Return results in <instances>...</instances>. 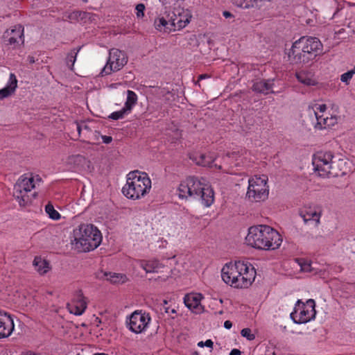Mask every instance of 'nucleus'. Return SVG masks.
I'll return each instance as SVG.
<instances>
[{
    "mask_svg": "<svg viewBox=\"0 0 355 355\" xmlns=\"http://www.w3.org/2000/svg\"><path fill=\"white\" fill-rule=\"evenodd\" d=\"M322 44L315 37L303 36L296 40L288 53L289 60L295 64H308L320 55Z\"/></svg>",
    "mask_w": 355,
    "mask_h": 355,
    "instance_id": "obj_1",
    "label": "nucleus"
},
{
    "mask_svg": "<svg viewBox=\"0 0 355 355\" xmlns=\"http://www.w3.org/2000/svg\"><path fill=\"white\" fill-rule=\"evenodd\" d=\"M245 241L249 245L253 248L264 250H274L279 248L282 239L278 232L271 227L259 225L249 228Z\"/></svg>",
    "mask_w": 355,
    "mask_h": 355,
    "instance_id": "obj_2",
    "label": "nucleus"
},
{
    "mask_svg": "<svg viewBox=\"0 0 355 355\" xmlns=\"http://www.w3.org/2000/svg\"><path fill=\"white\" fill-rule=\"evenodd\" d=\"M179 197L185 199H196L205 207H209L214 202V191L205 180L189 177L182 181L178 187Z\"/></svg>",
    "mask_w": 355,
    "mask_h": 355,
    "instance_id": "obj_3",
    "label": "nucleus"
},
{
    "mask_svg": "<svg viewBox=\"0 0 355 355\" xmlns=\"http://www.w3.org/2000/svg\"><path fill=\"white\" fill-rule=\"evenodd\" d=\"M102 241L101 232L93 225L82 224L73 230L72 243L80 251L89 252L99 246Z\"/></svg>",
    "mask_w": 355,
    "mask_h": 355,
    "instance_id": "obj_4",
    "label": "nucleus"
},
{
    "mask_svg": "<svg viewBox=\"0 0 355 355\" xmlns=\"http://www.w3.org/2000/svg\"><path fill=\"white\" fill-rule=\"evenodd\" d=\"M151 188V180L147 173L138 171L128 174L126 184L122 188L123 194L130 199H139L145 196Z\"/></svg>",
    "mask_w": 355,
    "mask_h": 355,
    "instance_id": "obj_5",
    "label": "nucleus"
},
{
    "mask_svg": "<svg viewBox=\"0 0 355 355\" xmlns=\"http://www.w3.org/2000/svg\"><path fill=\"white\" fill-rule=\"evenodd\" d=\"M35 177L22 175L14 185L13 196L21 207H26L31 202L32 198L28 194L35 187Z\"/></svg>",
    "mask_w": 355,
    "mask_h": 355,
    "instance_id": "obj_6",
    "label": "nucleus"
},
{
    "mask_svg": "<svg viewBox=\"0 0 355 355\" xmlns=\"http://www.w3.org/2000/svg\"><path fill=\"white\" fill-rule=\"evenodd\" d=\"M315 303L312 299L303 303L300 300L297 301L295 310L291 313V318L296 324L306 323L315 318L316 311Z\"/></svg>",
    "mask_w": 355,
    "mask_h": 355,
    "instance_id": "obj_7",
    "label": "nucleus"
},
{
    "mask_svg": "<svg viewBox=\"0 0 355 355\" xmlns=\"http://www.w3.org/2000/svg\"><path fill=\"white\" fill-rule=\"evenodd\" d=\"M247 196L251 201L259 202L268 196L267 179L254 177L249 180Z\"/></svg>",
    "mask_w": 355,
    "mask_h": 355,
    "instance_id": "obj_8",
    "label": "nucleus"
},
{
    "mask_svg": "<svg viewBox=\"0 0 355 355\" xmlns=\"http://www.w3.org/2000/svg\"><path fill=\"white\" fill-rule=\"evenodd\" d=\"M334 157L333 153L330 151L318 153L314 156L313 165L320 176H326L329 174L337 175V173L331 171L333 164L335 163L333 160Z\"/></svg>",
    "mask_w": 355,
    "mask_h": 355,
    "instance_id": "obj_9",
    "label": "nucleus"
},
{
    "mask_svg": "<svg viewBox=\"0 0 355 355\" xmlns=\"http://www.w3.org/2000/svg\"><path fill=\"white\" fill-rule=\"evenodd\" d=\"M128 62L125 54L116 49L110 51L109 58L105 66L103 68L101 74L102 76L111 74L112 72L119 71Z\"/></svg>",
    "mask_w": 355,
    "mask_h": 355,
    "instance_id": "obj_10",
    "label": "nucleus"
},
{
    "mask_svg": "<svg viewBox=\"0 0 355 355\" xmlns=\"http://www.w3.org/2000/svg\"><path fill=\"white\" fill-rule=\"evenodd\" d=\"M150 321V317L148 313L142 311H135L130 315L127 324L131 331L139 334L146 329Z\"/></svg>",
    "mask_w": 355,
    "mask_h": 355,
    "instance_id": "obj_11",
    "label": "nucleus"
},
{
    "mask_svg": "<svg viewBox=\"0 0 355 355\" xmlns=\"http://www.w3.org/2000/svg\"><path fill=\"white\" fill-rule=\"evenodd\" d=\"M243 266L240 264V261L234 263L225 264L221 270V277L223 280L227 284L232 286L234 282L240 277L239 270H242Z\"/></svg>",
    "mask_w": 355,
    "mask_h": 355,
    "instance_id": "obj_12",
    "label": "nucleus"
},
{
    "mask_svg": "<svg viewBox=\"0 0 355 355\" xmlns=\"http://www.w3.org/2000/svg\"><path fill=\"white\" fill-rule=\"evenodd\" d=\"M322 211L320 207H304L300 211V216L305 224H311L317 227L320 224Z\"/></svg>",
    "mask_w": 355,
    "mask_h": 355,
    "instance_id": "obj_13",
    "label": "nucleus"
},
{
    "mask_svg": "<svg viewBox=\"0 0 355 355\" xmlns=\"http://www.w3.org/2000/svg\"><path fill=\"white\" fill-rule=\"evenodd\" d=\"M23 36L24 28L21 25H17L11 30H7L3 37L7 44L15 46L24 43Z\"/></svg>",
    "mask_w": 355,
    "mask_h": 355,
    "instance_id": "obj_14",
    "label": "nucleus"
},
{
    "mask_svg": "<svg viewBox=\"0 0 355 355\" xmlns=\"http://www.w3.org/2000/svg\"><path fill=\"white\" fill-rule=\"evenodd\" d=\"M14 322L10 315L0 311V338L8 337L14 329Z\"/></svg>",
    "mask_w": 355,
    "mask_h": 355,
    "instance_id": "obj_15",
    "label": "nucleus"
},
{
    "mask_svg": "<svg viewBox=\"0 0 355 355\" xmlns=\"http://www.w3.org/2000/svg\"><path fill=\"white\" fill-rule=\"evenodd\" d=\"M87 308V303L85 301L83 293L81 291L77 293L76 299L71 303L67 304V309L71 313L76 315H82Z\"/></svg>",
    "mask_w": 355,
    "mask_h": 355,
    "instance_id": "obj_16",
    "label": "nucleus"
},
{
    "mask_svg": "<svg viewBox=\"0 0 355 355\" xmlns=\"http://www.w3.org/2000/svg\"><path fill=\"white\" fill-rule=\"evenodd\" d=\"M271 0H232V3L237 7L248 9L257 8L261 9L267 7Z\"/></svg>",
    "mask_w": 355,
    "mask_h": 355,
    "instance_id": "obj_17",
    "label": "nucleus"
},
{
    "mask_svg": "<svg viewBox=\"0 0 355 355\" xmlns=\"http://www.w3.org/2000/svg\"><path fill=\"white\" fill-rule=\"evenodd\" d=\"M202 298V296L200 293H189L184 296V303L193 312L198 313L201 309L200 301Z\"/></svg>",
    "mask_w": 355,
    "mask_h": 355,
    "instance_id": "obj_18",
    "label": "nucleus"
},
{
    "mask_svg": "<svg viewBox=\"0 0 355 355\" xmlns=\"http://www.w3.org/2000/svg\"><path fill=\"white\" fill-rule=\"evenodd\" d=\"M274 80H259L254 83L252 85V90L257 93L268 94L269 93H275L272 90Z\"/></svg>",
    "mask_w": 355,
    "mask_h": 355,
    "instance_id": "obj_19",
    "label": "nucleus"
},
{
    "mask_svg": "<svg viewBox=\"0 0 355 355\" xmlns=\"http://www.w3.org/2000/svg\"><path fill=\"white\" fill-rule=\"evenodd\" d=\"M17 86V80L14 73L10 74L9 83L3 89H0V100L11 96Z\"/></svg>",
    "mask_w": 355,
    "mask_h": 355,
    "instance_id": "obj_20",
    "label": "nucleus"
},
{
    "mask_svg": "<svg viewBox=\"0 0 355 355\" xmlns=\"http://www.w3.org/2000/svg\"><path fill=\"white\" fill-rule=\"evenodd\" d=\"M256 272L251 271V273L245 274L244 276L240 274V277H237L232 286L235 288H246L251 285L254 280Z\"/></svg>",
    "mask_w": 355,
    "mask_h": 355,
    "instance_id": "obj_21",
    "label": "nucleus"
},
{
    "mask_svg": "<svg viewBox=\"0 0 355 355\" xmlns=\"http://www.w3.org/2000/svg\"><path fill=\"white\" fill-rule=\"evenodd\" d=\"M198 165L202 166L212 167V164L215 159L214 155L209 154H196L192 158Z\"/></svg>",
    "mask_w": 355,
    "mask_h": 355,
    "instance_id": "obj_22",
    "label": "nucleus"
},
{
    "mask_svg": "<svg viewBox=\"0 0 355 355\" xmlns=\"http://www.w3.org/2000/svg\"><path fill=\"white\" fill-rule=\"evenodd\" d=\"M296 78L297 80L307 86H313L317 84V81L313 78V75L309 71H301L296 73Z\"/></svg>",
    "mask_w": 355,
    "mask_h": 355,
    "instance_id": "obj_23",
    "label": "nucleus"
},
{
    "mask_svg": "<svg viewBox=\"0 0 355 355\" xmlns=\"http://www.w3.org/2000/svg\"><path fill=\"white\" fill-rule=\"evenodd\" d=\"M177 10L178 9H175L172 12L170 10V18L168 19V21L172 29H175V27L182 28L188 24L187 19L185 18V20L183 21V23L181 21V19H178Z\"/></svg>",
    "mask_w": 355,
    "mask_h": 355,
    "instance_id": "obj_24",
    "label": "nucleus"
},
{
    "mask_svg": "<svg viewBox=\"0 0 355 355\" xmlns=\"http://www.w3.org/2000/svg\"><path fill=\"white\" fill-rule=\"evenodd\" d=\"M33 266L36 270L41 275L46 273L49 269V263L40 257H35L33 260Z\"/></svg>",
    "mask_w": 355,
    "mask_h": 355,
    "instance_id": "obj_25",
    "label": "nucleus"
},
{
    "mask_svg": "<svg viewBox=\"0 0 355 355\" xmlns=\"http://www.w3.org/2000/svg\"><path fill=\"white\" fill-rule=\"evenodd\" d=\"M139 266L143 268L146 272H155L160 266V263L157 260L139 261Z\"/></svg>",
    "mask_w": 355,
    "mask_h": 355,
    "instance_id": "obj_26",
    "label": "nucleus"
},
{
    "mask_svg": "<svg viewBox=\"0 0 355 355\" xmlns=\"http://www.w3.org/2000/svg\"><path fill=\"white\" fill-rule=\"evenodd\" d=\"M155 27L157 30L162 31H171L172 28L169 24L168 19L164 16L159 15L154 22Z\"/></svg>",
    "mask_w": 355,
    "mask_h": 355,
    "instance_id": "obj_27",
    "label": "nucleus"
},
{
    "mask_svg": "<svg viewBox=\"0 0 355 355\" xmlns=\"http://www.w3.org/2000/svg\"><path fill=\"white\" fill-rule=\"evenodd\" d=\"M137 94L133 91L128 90L127 99L125 103L124 107L130 112L133 106L137 103Z\"/></svg>",
    "mask_w": 355,
    "mask_h": 355,
    "instance_id": "obj_28",
    "label": "nucleus"
},
{
    "mask_svg": "<svg viewBox=\"0 0 355 355\" xmlns=\"http://www.w3.org/2000/svg\"><path fill=\"white\" fill-rule=\"evenodd\" d=\"M105 276L106 277L107 280L110 281V282L114 284H117L120 282L123 283L125 279V276L118 273H105Z\"/></svg>",
    "mask_w": 355,
    "mask_h": 355,
    "instance_id": "obj_29",
    "label": "nucleus"
},
{
    "mask_svg": "<svg viewBox=\"0 0 355 355\" xmlns=\"http://www.w3.org/2000/svg\"><path fill=\"white\" fill-rule=\"evenodd\" d=\"M81 47H78V49H72L67 55V64L69 66V67L72 69V67L73 66L76 60V56L79 51L80 50Z\"/></svg>",
    "mask_w": 355,
    "mask_h": 355,
    "instance_id": "obj_30",
    "label": "nucleus"
},
{
    "mask_svg": "<svg viewBox=\"0 0 355 355\" xmlns=\"http://www.w3.org/2000/svg\"><path fill=\"white\" fill-rule=\"evenodd\" d=\"M45 211L49 214V217L53 220H58L60 218V214L54 209L53 205L50 202L45 206Z\"/></svg>",
    "mask_w": 355,
    "mask_h": 355,
    "instance_id": "obj_31",
    "label": "nucleus"
},
{
    "mask_svg": "<svg viewBox=\"0 0 355 355\" xmlns=\"http://www.w3.org/2000/svg\"><path fill=\"white\" fill-rule=\"evenodd\" d=\"M129 113L130 112L123 107L121 110L112 112L108 118L112 120H118L124 118L125 115Z\"/></svg>",
    "mask_w": 355,
    "mask_h": 355,
    "instance_id": "obj_32",
    "label": "nucleus"
},
{
    "mask_svg": "<svg viewBox=\"0 0 355 355\" xmlns=\"http://www.w3.org/2000/svg\"><path fill=\"white\" fill-rule=\"evenodd\" d=\"M89 13L86 12L74 11L67 15V18L70 21L78 20L79 18L81 19L87 18Z\"/></svg>",
    "mask_w": 355,
    "mask_h": 355,
    "instance_id": "obj_33",
    "label": "nucleus"
},
{
    "mask_svg": "<svg viewBox=\"0 0 355 355\" xmlns=\"http://www.w3.org/2000/svg\"><path fill=\"white\" fill-rule=\"evenodd\" d=\"M178 15V19H181V21L183 23L184 21L185 18L187 19L188 24L190 21V18L191 16L189 15L188 10H184V9H178L177 10Z\"/></svg>",
    "mask_w": 355,
    "mask_h": 355,
    "instance_id": "obj_34",
    "label": "nucleus"
},
{
    "mask_svg": "<svg viewBox=\"0 0 355 355\" xmlns=\"http://www.w3.org/2000/svg\"><path fill=\"white\" fill-rule=\"evenodd\" d=\"M240 264L243 266V268L242 270H239V273L242 275H245V274L251 273V271L256 272L254 268L252 267L250 264H248V263H245L244 261H240Z\"/></svg>",
    "mask_w": 355,
    "mask_h": 355,
    "instance_id": "obj_35",
    "label": "nucleus"
},
{
    "mask_svg": "<svg viewBox=\"0 0 355 355\" xmlns=\"http://www.w3.org/2000/svg\"><path fill=\"white\" fill-rule=\"evenodd\" d=\"M242 336L246 338L248 340H252L255 338L254 334L252 333V331L249 328L243 329L241 331Z\"/></svg>",
    "mask_w": 355,
    "mask_h": 355,
    "instance_id": "obj_36",
    "label": "nucleus"
},
{
    "mask_svg": "<svg viewBox=\"0 0 355 355\" xmlns=\"http://www.w3.org/2000/svg\"><path fill=\"white\" fill-rule=\"evenodd\" d=\"M337 123V119L336 116H331L330 118L326 117V119H323V124H324V128L327 127L333 126Z\"/></svg>",
    "mask_w": 355,
    "mask_h": 355,
    "instance_id": "obj_37",
    "label": "nucleus"
},
{
    "mask_svg": "<svg viewBox=\"0 0 355 355\" xmlns=\"http://www.w3.org/2000/svg\"><path fill=\"white\" fill-rule=\"evenodd\" d=\"M353 75L352 74V72H349V71L346 73H344L340 76V80L343 83H345L346 85H348L350 80L352 78Z\"/></svg>",
    "mask_w": 355,
    "mask_h": 355,
    "instance_id": "obj_38",
    "label": "nucleus"
},
{
    "mask_svg": "<svg viewBox=\"0 0 355 355\" xmlns=\"http://www.w3.org/2000/svg\"><path fill=\"white\" fill-rule=\"evenodd\" d=\"M135 10L137 11V17H142L144 15L145 6L143 3H139L136 6Z\"/></svg>",
    "mask_w": 355,
    "mask_h": 355,
    "instance_id": "obj_39",
    "label": "nucleus"
},
{
    "mask_svg": "<svg viewBox=\"0 0 355 355\" xmlns=\"http://www.w3.org/2000/svg\"><path fill=\"white\" fill-rule=\"evenodd\" d=\"M315 116L317 119V123L315 127L319 128L320 129L324 128V124H323V119H326V117H323V116H319L316 112Z\"/></svg>",
    "mask_w": 355,
    "mask_h": 355,
    "instance_id": "obj_40",
    "label": "nucleus"
},
{
    "mask_svg": "<svg viewBox=\"0 0 355 355\" xmlns=\"http://www.w3.org/2000/svg\"><path fill=\"white\" fill-rule=\"evenodd\" d=\"M213 345H214V343L212 342L211 340L210 339H208L205 342H202V341H200V343H198V345L199 347H203V346H206L207 347H213Z\"/></svg>",
    "mask_w": 355,
    "mask_h": 355,
    "instance_id": "obj_41",
    "label": "nucleus"
},
{
    "mask_svg": "<svg viewBox=\"0 0 355 355\" xmlns=\"http://www.w3.org/2000/svg\"><path fill=\"white\" fill-rule=\"evenodd\" d=\"M83 129L89 130V127L85 122L77 123V131L78 132L79 135L80 134L81 130Z\"/></svg>",
    "mask_w": 355,
    "mask_h": 355,
    "instance_id": "obj_42",
    "label": "nucleus"
},
{
    "mask_svg": "<svg viewBox=\"0 0 355 355\" xmlns=\"http://www.w3.org/2000/svg\"><path fill=\"white\" fill-rule=\"evenodd\" d=\"M302 270L304 272H309L311 270V263L309 262H304L303 263H300Z\"/></svg>",
    "mask_w": 355,
    "mask_h": 355,
    "instance_id": "obj_43",
    "label": "nucleus"
},
{
    "mask_svg": "<svg viewBox=\"0 0 355 355\" xmlns=\"http://www.w3.org/2000/svg\"><path fill=\"white\" fill-rule=\"evenodd\" d=\"M101 138L103 142L106 144L111 143L112 141V137L111 136L103 135Z\"/></svg>",
    "mask_w": 355,
    "mask_h": 355,
    "instance_id": "obj_44",
    "label": "nucleus"
},
{
    "mask_svg": "<svg viewBox=\"0 0 355 355\" xmlns=\"http://www.w3.org/2000/svg\"><path fill=\"white\" fill-rule=\"evenodd\" d=\"M165 10L162 12L163 14H161V16H164L166 19H168L170 18V10H167V8H164Z\"/></svg>",
    "mask_w": 355,
    "mask_h": 355,
    "instance_id": "obj_45",
    "label": "nucleus"
},
{
    "mask_svg": "<svg viewBox=\"0 0 355 355\" xmlns=\"http://www.w3.org/2000/svg\"><path fill=\"white\" fill-rule=\"evenodd\" d=\"M317 110H318L320 112H323L327 109V105L325 104L319 105L317 107Z\"/></svg>",
    "mask_w": 355,
    "mask_h": 355,
    "instance_id": "obj_46",
    "label": "nucleus"
},
{
    "mask_svg": "<svg viewBox=\"0 0 355 355\" xmlns=\"http://www.w3.org/2000/svg\"><path fill=\"white\" fill-rule=\"evenodd\" d=\"M232 327V323L231 321L230 320H226L225 322H224V327L227 329H231Z\"/></svg>",
    "mask_w": 355,
    "mask_h": 355,
    "instance_id": "obj_47",
    "label": "nucleus"
},
{
    "mask_svg": "<svg viewBox=\"0 0 355 355\" xmlns=\"http://www.w3.org/2000/svg\"><path fill=\"white\" fill-rule=\"evenodd\" d=\"M223 15L225 17V18H231V17H234V15L229 11H224L223 12Z\"/></svg>",
    "mask_w": 355,
    "mask_h": 355,
    "instance_id": "obj_48",
    "label": "nucleus"
},
{
    "mask_svg": "<svg viewBox=\"0 0 355 355\" xmlns=\"http://www.w3.org/2000/svg\"><path fill=\"white\" fill-rule=\"evenodd\" d=\"M230 355H241V351L238 349H233L230 353Z\"/></svg>",
    "mask_w": 355,
    "mask_h": 355,
    "instance_id": "obj_49",
    "label": "nucleus"
},
{
    "mask_svg": "<svg viewBox=\"0 0 355 355\" xmlns=\"http://www.w3.org/2000/svg\"><path fill=\"white\" fill-rule=\"evenodd\" d=\"M176 0H159L162 3L163 5H170L173 2H175Z\"/></svg>",
    "mask_w": 355,
    "mask_h": 355,
    "instance_id": "obj_50",
    "label": "nucleus"
},
{
    "mask_svg": "<svg viewBox=\"0 0 355 355\" xmlns=\"http://www.w3.org/2000/svg\"><path fill=\"white\" fill-rule=\"evenodd\" d=\"M209 76L207 75V74H201L198 76V81L196 83V84L197 85L198 83L202 80V79H205V78H209Z\"/></svg>",
    "mask_w": 355,
    "mask_h": 355,
    "instance_id": "obj_51",
    "label": "nucleus"
},
{
    "mask_svg": "<svg viewBox=\"0 0 355 355\" xmlns=\"http://www.w3.org/2000/svg\"><path fill=\"white\" fill-rule=\"evenodd\" d=\"M27 60L29 62L30 64H33L35 62V58L32 55H28V58H27Z\"/></svg>",
    "mask_w": 355,
    "mask_h": 355,
    "instance_id": "obj_52",
    "label": "nucleus"
},
{
    "mask_svg": "<svg viewBox=\"0 0 355 355\" xmlns=\"http://www.w3.org/2000/svg\"><path fill=\"white\" fill-rule=\"evenodd\" d=\"M21 355H40V354H36V353H35L33 352H31V351H28L27 352H25V353L22 354Z\"/></svg>",
    "mask_w": 355,
    "mask_h": 355,
    "instance_id": "obj_53",
    "label": "nucleus"
},
{
    "mask_svg": "<svg viewBox=\"0 0 355 355\" xmlns=\"http://www.w3.org/2000/svg\"><path fill=\"white\" fill-rule=\"evenodd\" d=\"M349 72H352V74L354 76L355 74V66L354 68L349 71Z\"/></svg>",
    "mask_w": 355,
    "mask_h": 355,
    "instance_id": "obj_54",
    "label": "nucleus"
},
{
    "mask_svg": "<svg viewBox=\"0 0 355 355\" xmlns=\"http://www.w3.org/2000/svg\"><path fill=\"white\" fill-rule=\"evenodd\" d=\"M35 180L40 182L42 180L41 178L39 175H36Z\"/></svg>",
    "mask_w": 355,
    "mask_h": 355,
    "instance_id": "obj_55",
    "label": "nucleus"
},
{
    "mask_svg": "<svg viewBox=\"0 0 355 355\" xmlns=\"http://www.w3.org/2000/svg\"><path fill=\"white\" fill-rule=\"evenodd\" d=\"M191 355H199L198 352H193Z\"/></svg>",
    "mask_w": 355,
    "mask_h": 355,
    "instance_id": "obj_56",
    "label": "nucleus"
},
{
    "mask_svg": "<svg viewBox=\"0 0 355 355\" xmlns=\"http://www.w3.org/2000/svg\"><path fill=\"white\" fill-rule=\"evenodd\" d=\"M171 313H175V309H172L171 310Z\"/></svg>",
    "mask_w": 355,
    "mask_h": 355,
    "instance_id": "obj_57",
    "label": "nucleus"
}]
</instances>
